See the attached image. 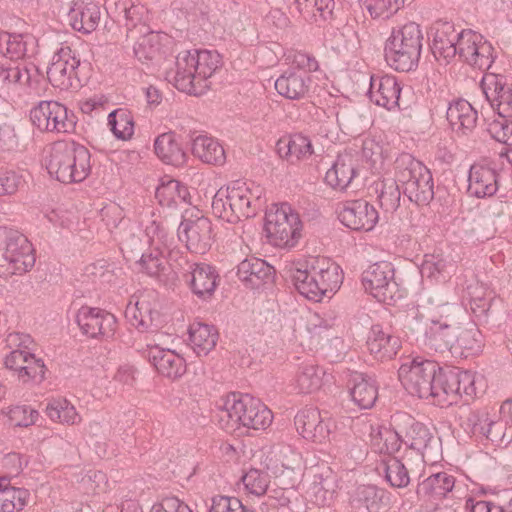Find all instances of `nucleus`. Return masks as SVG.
Masks as SVG:
<instances>
[{
	"mask_svg": "<svg viewBox=\"0 0 512 512\" xmlns=\"http://www.w3.org/2000/svg\"><path fill=\"white\" fill-rule=\"evenodd\" d=\"M396 178L403 186V193L417 205H427L434 198V183L430 170L409 153L401 154L395 161Z\"/></svg>",
	"mask_w": 512,
	"mask_h": 512,
	"instance_id": "6",
	"label": "nucleus"
},
{
	"mask_svg": "<svg viewBox=\"0 0 512 512\" xmlns=\"http://www.w3.org/2000/svg\"><path fill=\"white\" fill-rule=\"evenodd\" d=\"M426 345L436 352L460 350L471 354L481 351L483 338L466 311L455 304L438 306L425 333Z\"/></svg>",
	"mask_w": 512,
	"mask_h": 512,
	"instance_id": "1",
	"label": "nucleus"
},
{
	"mask_svg": "<svg viewBox=\"0 0 512 512\" xmlns=\"http://www.w3.org/2000/svg\"><path fill=\"white\" fill-rule=\"evenodd\" d=\"M192 55L193 64L195 67L196 79L202 93L209 88L208 79L221 67V56L217 51L200 50L195 51Z\"/></svg>",
	"mask_w": 512,
	"mask_h": 512,
	"instance_id": "40",
	"label": "nucleus"
},
{
	"mask_svg": "<svg viewBox=\"0 0 512 512\" xmlns=\"http://www.w3.org/2000/svg\"><path fill=\"white\" fill-rule=\"evenodd\" d=\"M498 190L497 172L481 164H474L469 170L468 193L476 198L493 196Z\"/></svg>",
	"mask_w": 512,
	"mask_h": 512,
	"instance_id": "30",
	"label": "nucleus"
},
{
	"mask_svg": "<svg viewBox=\"0 0 512 512\" xmlns=\"http://www.w3.org/2000/svg\"><path fill=\"white\" fill-rule=\"evenodd\" d=\"M456 56L473 68L488 70L494 62V48L480 33L471 29L460 31Z\"/></svg>",
	"mask_w": 512,
	"mask_h": 512,
	"instance_id": "12",
	"label": "nucleus"
},
{
	"mask_svg": "<svg viewBox=\"0 0 512 512\" xmlns=\"http://www.w3.org/2000/svg\"><path fill=\"white\" fill-rule=\"evenodd\" d=\"M324 370L315 364H303L299 367L295 378V389L299 393H313L323 384Z\"/></svg>",
	"mask_w": 512,
	"mask_h": 512,
	"instance_id": "46",
	"label": "nucleus"
},
{
	"mask_svg": "<svg viewBox=\"0 0 512 512\" xmlns=\"http://www.w3.org/2000/svg\"><path fill=\"white\" fill-rule=\"evenodd\" d=\"M423 40V32L415 22L393 28L384 47L387 64L400 72L415 69L421 56Z\"/></svg>",
	"mask_w": 512,
	"mask_h": 512,
	"instance_id": "5",
	"label": "nucleus"
},
{
	"mask_svg": "<svg viewBox=\"0 0 512 512\" xmlns=\"http://www.w3.org/2000/svg\"><path fill=\"white\" fill-rule=\"evenodd\" d=\"M378 219L375 207L362 199L345 203L339 213L341 223L355 231H371Z\"/></svg>",
	"mask_w": 512,
	"mask_h": 512,
	"instance_id": "22",
	"label": "nucleus"
},
{
	"mask_svg": "<svg viewBox=\"0 0 512 512\" xmlns=\"http://www.w3.org/2000/svg\"><path fill=\"white\" fill-rule=\"evenodd\" d=\"M273 267L259 258L244 259L238 265L237 275L249 288L256 289L273 279Z\"/></svg>",
	"mask_w": 512,
	"mask_h": 512,
	"instance_id": "33",
	"label": "nucleus"
},
{
	"mask_svg": "<svg viewBox=\"0 0 512 512\" xmlns=\"http://www.w3.org/2000/svg\"><path fill=\"white\" fill-rule=\"evenodd\" d=\"M490 417L486 409L471 410L464 421L465 429L474 436L484 437Z\"/></svg>",
	"mask_w": 512,
	"mask_h": 512,
	"instance_id": "60",
	"label": "nucleus"
},
{
	"mask_svg": "<svg viewBox=\"0 0 512 512\" xmlns=\"http://www.w3.org/2000/svg\"><path fill=\"white\" fill-rule=\"evenodd\" d=\"M350 395L352 401L360 409H370L378 398V387L375 380L362 373H354L351 377Z\"/></svg>",
	"mask_w": 512,
	"mask_h": 512,
	"instance_id": "39",
	"label": "nucleus"
},
{
	"mask_svg": "<svg viewBox=\"0 0 512 512\" xmlns=\"http://www.w3.org/2000/svg\"><path fill=\"white\" fill-rule=\"evenodd\" d=\"M188 345L197 356L208 355L216 346L218 331L213 325L195 322L188 330Z\"/></svg>",
	"mask_w": 512,
	"mask_h": 512,
	"instance_id": "36",
	"label": "nucleus"
},
{
	"mask_svg": "<svg viewBox=\"0 0 512 512\" xmlns=\"http://www.w3.org/2000/svg\"><path fill=\"white\" fill-rule=\"evenodd\" d=\"M482 93L489 106L503 117H512V82L502 75L488 73L481 80Z\"/></svg>",
	"mask_w": 512,
	"mask_h": 512,
	"instance_id": "17",
	"label": "nucleus"
},
{
	"mask_svg": "<svg viewBox=\"0 0 512 512\" xmlns=\"http://www.w3.org/2000/svg\"><path fill=\"white\" fill-rule=\"evenodd\" d=\"M192 153L204 163L221 165L225 162L224 148L207 135H198L192 139Z\"/></svg>",
	"mask_w": 512,
	"mask_h": 512,
	"instance_id": "43",
	"label": "nucleus"
},
{
	"mask_svg": "<svg viewBox=\"0 0 512 512\" xmlns=\"http://www.w3.org/2000/svg\"><path fill=\"white\" fill-rule=\"evenodd\" d=\"M216 418L220 427L234 432L241 426L265 430L273 420L271 410L249 394L231 393L216 404Z\"/></svg>",
	"mask_w": 512,
	"mask_h": 512,
	"instance_id": "2",
	"label": "nucleus"
},
{
	"mask_svg": "<svg viewBox=\"0 0 512 512\" xmlns=\"http://www.w3.org/2000/svg\"><path fill=\"white\" fill-rule=\"evenodd\" d=\"M184 277L193 294L201 299L211 297L219 282L215 268L206 263L189 265V271Z\"/></svg>",
	"mask_w": 512,
	"mask_h": 512,
	"instance_id": "26",
	"label": "nucleus"
},
{
	"mask_svg": "<svg viewBox=\"0 0 512 512\" xmlns=\"http://www.w3.org/2000/svg\"><path fill=\"white\" fill-rule=\"evenodd\" d=\"M148 359L160 375L169 379L180 378L186 372L184 358L174 350L152 346L148 350Z\"/></svg>",
	"mask_w": 512,
	"mask_h": 512,
	"instance_id": "28",
	"label": "nucleus"
},
{
	"mask_svg": "<svg viewBox=\"0 0 512 512\" xmlns=\"http://www.w3.org/2000/svg\"><path fill=\"white\" fill-rule=\"evenodd\" d=\"M137 263L141 272L154 278H160L167 270L164 251L160 250L159 246L143 253Z\"/></svg>",
	"mask_w": 512,
	"mask_h": 512,
	"instance_id": "55",
	"label": "nucleus"
},
{
	"mask_svg": "<svg viewBox=\"0 0 512 512\" xmlns=\"http://www.w3.org/2000/svg\"><path fill=\"white\" fill-rule=\"evenodd\" d=\"M76 322L83 334L91 338H110L116 329V318L100 308L82 306L76 315Z\"/></svg>",
	"mask_w": 512,
	"mask_h": 512,
	"instance_id": "20",
	"label": "nucleus"
},
{
	"mask_svg": "<svg viewBox=\"0 0 512 512\" xmlns=\"http://www.w3.org/2000/svg\"><path fill=\"white\" fill-rule=\"evenodd\" d=\"M297 431L303 438L313 442L322 443L329 438L333 422L324 418L315 407H306L300 410L294 419Z\"/></svg>",
	"mask_w": 512,
	"mask_h": 512,
	"instance_id": "21",
	"label": "nucleus"
},
{
	"mask_svg": "<svg viewBox=\"0 0 512 512\" xmlns=\"http://www.w3.org/2000/svg\"><path fill=\"white\" fill-rule=\"evenodd\" d=\"M100 18V8L94 3L76 4L68 13L71 27L84 34L93 32L98 27Z\"/></svg>",
	"mask_w": 512,
	"mask_h": 512,
	"instance_id": "37",
	"label": "nucleus"
},
{
	"mask_svg": "<svg viewBox=\"0 0 512 512\" xmlns=\"http://www.w3.org/2000/svg\"><path fill=\"white\" fill-rule=\"evenodd\" d=\"M33 125L41 132L71 133L75 130L77 117L72 110L58 101H40L30 111Z\"/></svg>",
	"mask_w": 512,
	"mask_h": 512,
	"instance_id": "10",
	"label": "nucleus"
},
{
	"mask_svg": "<svg viewBox=\"0 0 512 512\" xmlns=\"http://www.w3.org/2000/svg\"><path fill=\"white\" fill-rule=\"evenodd\" d=\"M31 74L26 66L0 61V87L7 91L30 85Z\"/></svg>",
	"mask_w": 512,
	"mask_h": 512,
	"instance_id": "44",
	"label": "nucleus"
},
{
	"mask_svg": "<svg viewBox=\"0 0 512 512\" xmlns=\"http://www.w3.org/2000/svg\"><path fill=\"white\" fill-rule=\"evenodd\" d=\"M46 414L52 421L75 425L81 421L76 408L66 399H52L47 403Z\"/></svg>",
	"mask_w": 512,
	"mask_h": 512,
	"instance_id": "50",
	"label": "nucleus"
},
{
	"mask_svg": "<svg viewBox=\"0 0 512 512\" xmlns=\"http://www.w3.org/2000/svg\"><path fill=\"white\" fill-rule=\"evenodd\" d=\"M384 473L386 481L395 488H404L410 483L408 469L397 457L388 456L378 467Z\"/></svg>",
	"mask_w": 512,
	"mask_h": 512,
	"instance_id": "49",
	"label": "nucleus"
},
{
	"mask_svg": "<svg viewBox=\"0 0 512 512\" xmlns=\"http://www.w3.org/2000/svg\"><path fill=\"white\" fill-rule=\"evenodd\" d=\"M208 512H253L246 508L236 497L215 496L211 500Z\"/></svg>",
	"mask_w": 512,
	"mask_h": 512,
	"instance_id": "64",
	"label": "nucleus"
},
{
	"mask_svg": "<svg viewBox=\"0 0 512 512\" xmlns=\"http://www.w3.org/2000/svg\"><path fill=\"white\" fill-rule=\"evenodd\" d=\"M28 496V490L11 486L5 479L0 480V512L22 510L27 503Z\"/></svg>",
	"mask_w": 512,
	"mask_h": 512,
	"instance_id": "47",
	"label": "nucleus"
},
{
	"mask_svg": "<svg viewBox=\"0 0 512 512\" xmlns=\"http://www.w3.org/2000/svg\"><path fill=\"white\" fill-rule=\"evenodd\" d=\"M446 118L453 131L467 135L476 127L478 115L467 100L458 99L449 104Z\"/></svg>",
	"mask_w": 512,
	"mask_h": 512,
	"instance_id": "32",
	"label": "nucleus"
},
{
	"mask_svg": "<svg viewBox=\"0 0 512 512\" xmlns=\"http://www.w3.org/2000/svg\"><path fill=\"white\" fill-rule=\"evenodd\" d=\"M454 264L441 255H426L421 265V274L431 279H445L453 270Z\"/></svg>",
	"mask_w": 512,
	"mask_h": 512,
	"instance_id": "58",
	"label": "nucleus"
},
{
	"mask_svg": "<svg viewBox=\"0 0 512 512\" xmlns=\"http://www.w3.org/2000/svg\"><path fill=\"white\" fill-rule=\"evenodd\" d=\"M35 264L32 244L22 233L0 228V277L29 271Z\"/></svg>",
	"mask_w": 512,
	"mask_h": 512,
	"instance_id": "7",
	"label": "nucleus"
},
{
	"mask_svg": "<svg viewBox=\"0 0 512 512\" xmlns=\"http://www.w3.org/2000/svg\"><path fill=\"white\" fill-rule=\"evenodd\" d=\"M509 118L498 115L488 124L487 131L496 141L512 145V121Z\"/></svg>",
	"mask_w": 512,
	"mask_h": 512,
	"instance_id": "63",
	"label": "nucleus"
},
{
	"mask_svg": "<svg viewBox=\"0 0 512 512\" xmlns=\"http://www.w3.org/2000/svg\"><path fill=\"white\" fill-rule=\"evenodd\" d=\"M455 486V477L447 472H438L430 475L420 482L417 486V496L419 499L437 504L444 499L448 493L452 492Z\"/></svg>",
	"mask_w": 512,
	"mask_h": 512,
	"instance_id": "29",
	"label": "nucleus"
},
{
	"mask_svg": "<svg viewBox=\"0 0 512 512\" xmlns=\"http://www.w3.org/2000/svg\"><path fill=\"white\" fill-rule=\"evenodd\" d=\"M384 498V490L375 485H361L355 490L351 503L355 509L378 512L384 506Z\"/></svg>",
	"mask_w": 512,
	"mask_h": 512,
	"instance_id": "45",
	"label": "nucleus"
},
{
	"mask_svg": "<svg viewBox=\"0 0 512 512\" xmlns=\"http://www.w3.org/2000/svg\"><path fill=\"white\" fill-rule=\"evenodd\" d=\"M194 70L195 67L190 51L179 53L176 57L175 69L166 73V80L180 91L200 95L202 94L201 85L197 82Z\"/></svg>",
	"mask_w": 512,
	"mask_h": 512,
	"instance_id": "24",
	"label": "nucleus"
},
{
	"mask_svg": "<svg viewBox=\"0 0 512 512\" xmlns=\"http://www.w3.org/2000/svg\"><path fill=\"white\" fill-rule=\"evenodd\" d=\"M392 421L396 424L400 435H402L403 444L407 445L410 454L415 453L421 462H425L430 443L433 440L430 430L423 423L403 412L392 416Z\"/></svg>",
	"mask_w": 512,
	"mask_h": 512,
	"instance_id": "15",
	"label": "nucleus"
},
{
	"mask_svg": "<svg viewBox=\"0 0 512 512\" xmlns=\"http://www.w3.org/2000/svg\"><path fill=\"white\" fill-rule=\"evenodd\" d=\"M312 78L304 71L289 68L275 81V89L279 95L288 100H303L310 94Z\"/></svg>",
	"mask_w": 512,
	"mask_h": 512,
	"instance_id": "25",
	"label": "nucleus"
},
{
	"mask_svg": "<svg viewBox=\"0 0 512 512\" xmlns=\"http://www.w3.org/2000/svg\"><path fill=\"white\" fill-rule=\"evenodd\" d=\"M295 289L305 298L321 301L327 293L335 292L342 283L340 267L326 258H312L290 268Z\"/></svg>",
	"mask_w": 512,
	"mask_h": 512,
	"instance_id": "3",
	"label": "nucleus"
},
{
	"mask_svg": "<svg viewBox=\"0 0 512 512\" xmlns=\"http://www.w3.org/2000/svg\"><path fill=\"white\" fill-rule=\"evenodd\" d=\"M124 26L128 35H133L136 29H139L141 35L151 33L147 22L149 20L148 10L141 4H131L124 9Z\"/></svg>",
	"mask_w": 512,
	"mask_h": 512,
	"instance_id": "54",
	"label": "nucleus"
},
{
	"mask_svg": "<svg viewBox=\"0 0 512 512\" xmlns=\"http://www.w3.org/2000/svg\"><path fill=\"white\" fill-rule=\"evenodd\" d=\"M108 125L114 136L121 140L130 139L134 133V121L126 109H115L108 115Z\"/></svg>",
	"mask_w": 512,
	"mask_h": 512,
	"instance_id": "53",
	"label": "nucleus"
},
{
	"mask_svg": "<svg viewBox=\"0 0 512 512\" xmlns=\"http://www.w3.org/2000/svg\"><path fill=\"white\" fill-rule=\"evenodd\" d=\"M155 196L161 206L178 207L190 203V193L187 186L175 179L162 181L157 187Z\"/></svg>",
	"mask_w": 512,
	"mask_h": 512,
	"instance_id": "41",
	"label": "nucleus"
},
{
	"mask_svg": "<svg viewBox=\"0 0 512 512\" xmlns=\"http://www.w3.org/2000/svg\"><path fill=\"white\" fill-rule=\"evenodd\" d=\"M403 3L404 0H364V6L373 18H389Z\"/></svg>",
	"mask_w": 512,
	"mask_h": 512,
	"instance_id": "61",
	"label": "nucleus"
},
{
	"mask_svg": "<svg viewBox=\"0 0 512 512\" xmlns=\"http://www.w3.org/2000/svg\"><path fill=\"white\" fill-rule=\"evenodd\" d=\"M178 238L185 242L189 251L196 254L206 253L212 244V223L205 216L184 219L178 227Z\"/></svg>",
	"mask_w": 512,
	"mask_h": 512,
	"instance_id": "18",
	"label": "nucleus"
},
{
	"mask_svg": "<svg viewBox=\"0 0 512 512\" xmlns=\"http://www.w3.org/2000/svg\"><path fill=\"white\" fill-rule=\"evenodd\" d=\"M367 347L375 359L387 361L397 355L401 341L399 337L384 331L382 326L373 325L367 339Z\"/></svg>",
	"mask_w": 512,
	"mask_h": 512,
	"instance_id": "31",
	"label": "nucleus"
},
{
	"mask_svg": "<svg viewBox=\"0 0 512 512\" xmlns=\"http://www.w3.org/2000/svg\"><path fill=\"white\" fill-rule=\"evenodd\" d=\"M86 434L94 441L96 452L104 457L107 454L106 440L110 435V426L106 422L91 421L85 428Z\"/></svg>",
	"mask_w": 512,
	"mask_h": 512,
	"instance_id": "59",
	"label": "nucleus"
},
{
	"mask_svg": "<svg viewBox=\"0 0 512 512\" xmlns=\"http://www.w3.org/2000/svg\"><path fill=\"white\" fill-rule=\"evenodd\" d=\"M45 165L50 176L59 182L80 183L91 172V154L75 141H57L49 148Z\"/></svg>",
	"mask_w": 512,
	"mask_h": 512,
	"instance_id": "4",
	"label": "nucleus"
},
{
	"mask_svg": "<svg viewBox=\"0 0 512 512\" xmlns=\"http://www.w3.org/2000/svg\"><path fill=\"white\" fill-rule=\"evenodd\" d=\"M297 11L311 22L326 21L334 9L333 0H295Z\"/></svg>",
	"mask_w": 512,
	"mask_h": 512,
	"instance_id": "48",
	"label": "nucleus"
},
{
	"mask_svg": "<svg viewBox=\"0 0 512 512\" xmlns=\"http://www.w3.org/2000/svg\"><path fill=\"white\" fill-rule=\"evenodd\" d=\"M438 405L450 406L457 402L459 396L472 397L476 394L475 377L470 371H440Z\"/></svg>",
	"mask_w": 512,
	"mask_h": 512,
	"instance_id": "16",
	"label": "nucleus"
},
{
	"mask_svg": "<svg viewBox=\"0 0 512 512\" xmlns=\"http://www.w3.org/2000/svg\"><path fill=\"white\" fill-rule=\"evenodd\" d=\"M36 39L30 34H0V53L10 60H19L34 54Z\"/></svg>",
	"mask_w": 512,
	"mask_h": 512,
	"instance_id": "35",
	"label": "nucleus"
},
{
	"mask_svg": "<svg viewBox=\"0 0 512 512\" xmlns=\"http://www.w3.org/2000/svg\"><path fill=\"white\" fill-rule=\"evenodd\" d=\"M438 365L429 360L407 359L398 369V378L406 391L419 398H433L438 405L439 372Z\"/></svg>",
	"mask_w": 512,
	"mask_h": 512,
	"instance_id": "8",
	"label": "nucleus"
},
{
	"mask_svg": "<svg viewBox=\"0 0 512 512\" xmlns=\"http://www.w3.org/2000/svg\"><path fill=\"white\" fill-rule=\"evenodd\" d=\"M221 188L225 193L224 201H230L238 221L255 216L261 208L262 189L259 186L236 180Z\"/></svg>",
	"mask_w": 512,
	"mask_h": 512,
	"instance_id": "14",
	"label": "nucleus"
},
{
	"mask_svg": "<svg viewBox=\"0 0 512 512\" xmlns=\"http://www.w3.org/2000/svg\"><path fill=\"white\" fill-rule=\"evenodd\" d=\"M269 241L279 248H292L301 238L302 222L288 203L272 204L265 215Z\"/></svg>",
	"mask_w": 512,
	"mask_h": 512,
	"instance_id": "9",
	"label": "nucleus"
},
{
	"mask_svg": "<svg viewBox=\"0 0 512 512\" xmlns=\"http://www.w3.org/2000/svg\"><path fill=\"white\" fill-rule=\"evenodd\" d=\"M356 176V160L351 153L337 156L331 168L325 174L326 183L334 189L344 190Z\"/></svg>",
	"mask_w": 512,
	"mask_h": 512,
	"instance_id": "34",
	"label": "nucleus"
},
{
	"mask_svg": "<svg viewBox=\"0 0 512 512\" xmlns=\"http://www.w3.org/2000/svg\"><path fill=\"white\" fill-rule=\"evenodd\" d=\"M5 366L16 373L23 383H41L45 379L46 366L43 359L37 358L31 351L13 349L5 357Z\"/></svg>",
	"mask_w": 512,
	"mask_h": 512,
	"instance_id": "19",
	"label": "nucleus"
},
{
	"mask_svg": "<svg viewBox=\"0 0 512 512\" xmlns=\"http://www.w3.org/2000/svg\"><path fill=\"white\" fill-rule=\"evenodd\" d=\"M401 85L393 75H372L369 98L376 105L393 110L399 106Z\"/></svg>",
	"mask_w": 512,
	"mask_h": 512,
	"instance_id": "23",
	"label": "nucleus"
},
{
	"mask_svg": "<svg viewBox=\"0 0 512 512\" xmlns=\"http://www.w3.org/2000/svg\"><path fill=\"white\" fill-rule=\"evenodd\" d=\"M265 501L260 505L261 512H271V510L286 508L290 503L293 491L287 488H276L267 491Z\"/></svg>",
	"mask_w": 512,
	"mask_h": 512,
	"instance_id": "62",
	"label": "nucleus"
},
{
	"mask_svg": "<svg viewBox=\"0 0 512 512\" xmlns=\"http://www.w3.org/2000/svg\"><path fill=\"white\" fill-rule=\"evenodd\" d=\"M135 57L142 63L154 61L160 56L158 35L151 32L138 39L133 47Z\"/></svg>",
	"mask_w": 512,
	"mask_h": 512,
	"instance_id": "57",
	"label": "nucleus"
},
{
	"mask_svg": "<svg viewBox=\"0 0 512 512\" xmlns=\"http://www.w3.org/2000/svg\"><path fill=\"white\" fill-rule=\"evenodd\" d=\"M394 276L390 262H376L363 271L362 284L365 291L379 302L391 304L403 297Z\"/></svg>",
	"mask_w": 512,
	"mask_h": 512,
	"instance_id": "11",
	"label": "nucleus"
},
{
	"mask_svg": "<svg viewBox=\"0 0 512 512\" xmlns=\"http://www.w3.org/2000/svg\"><path fill=\"white\" fill-rule=\"evenodd\" d=\"M277 152L291 163L306 159L313 154V146L309 137L296 133L278 140Z\"/></svg>",
	"mask_w": 512,
	"mask_h": 512,
	"instance_id": "38",
	"label": "nucleus"
},
{
	"mask_svg": "<svg viewBox=\"0 0 512 512\" xmlns=\"http://www.w3.org/2000/svg\"><path fill=\"white\" fill-rule=\"evenodd\" d=\"M125 315L131 325L140 331H146L153 322V312L144 300H138L134 304L130 302L126 307Z\"/></svg>",
	"mask_w": 512,
	"mask_h": 512,
	"instance_id": "56",
	"label": "nucleus"
},
{
	"mask_svg": "<svg viewBox=\"0 0 512 512\" xmlns=\"http://www.w3.org/2000/svg\"><path fill=\"white\" fill-rule=\"evenodd\" d=\"M460 31L451 22H436L433 27L432 52L435 58L449 63L456 57Z\"/></svg>",
	"mask_w": 512,
	"mask_h": 512,
	"instance_id": "27",
	"label": "nucleus"
},
{
	"mask_svg": "<svg viewBox=\"0 0 512 512\" xmlns=\"http://www.w3.org/2000/svg\"><path fill=\"white\" fill-rule=\"evenodd\" d=\"M241 482L248 495L261 497L269 489L270 474L263 469L250 468L241 476Z\"/></svg>",
	"mask_w": 512,
	"mask_h": 512,
	"instance_id": "51",
	"label": "nucleus"
},
{
	"mask_svg": "<svg viewBox=\"0 0 512 512\" xmlns=\"http://www.w3.org/2000/svg\"><path fill=\"white\" fill-rule=\"evenodd\" d=\"M80 60L69 46H62L57 50L47 70V77L52 86L61 90L78 88L81 86L77 76Z\"/></svg>",
	"mask_w": 512,
	"mask_h": 512,
	"instance_id": "13",
	"label": "nucleus"
},
{
	"mask_svg": "<svg viewBox=\"0 0 512 512\" xmlns=\"http://www.w3.org/2000/svg\"><path fill=\"white\" fill-rule=\"evenodd\" d=\"M156 155L166 164L180 166L185 162V152L173 132L159 135L154 142Z\"/></svg>",
	"mask_w": 512,
	"mask_h": 512,
	"instance_id": "42",
	"label": "nucleus"
},
{
	"mask_svg": "<svg viewBox=\"0 0 512 512\" xmlns=\"http://www.w3.org/2000/svg\"><path fill=\"white\" fill-rule=\"evenodd\" d=\"M397 182V178H388L381 181L380 188L377 187L379 205L385 213H393L400 206L401 192Z\"/></svg>",
	"mask_w": 512,
	"mask_h": 512,
	"instance_id": "52",
	"label": "nucleus"
}]
</instances>
